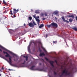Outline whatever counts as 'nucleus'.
Returning a JSON list of instances; mask_svg holds the SVG:
<instances>
[{
	"label": "nucleus",
	"instance_id": "4c0bfd02",
	"mask_svg": "<svg viewBox=\"0 0 77 77\" xmlns=\"http://www.w3.org/2000/svg\"><path fill=\"white\" fill-rule=\"evenodd\" d=\"M42 20H45V18H43Z\"/></svg>",
	"mask_w": 77,
	"mask_h": 77
},
{
	"label": "nucleus",
	"instance_id": "f3484780",
	"mask_svg": "<svg viewBox=\"0 0 77 77\" xmlns=\"http://www.w3.org/2000/svg\"><path fill=\"white\" fill-rule=\"evenodd\" d=\"M43 26H44V24H41V25H40V26H39V28H42V27H43Z\"/></svg>",
	"mask_w": 77,
	"mask_h": 77
},
{
	"label": "nucleus",
	"instance_id": "aec40b11",
	"mask_svg": "<svg viewBox=\"0 0 77 77\" xmlns=\"http://www.w3.org/2000/svg\"><path fill=\"white\" fill-rule=\"evenodd\" d=\"M30 45H29L28 47V50H30Z\"/></svg>",
	"mask_w": 77,
	"mask_h": 77
},
{
	"label": "nucleus",
	"instance_id": "f03ea898",
	"mask_svg": "<svg viewBox=\"0 0 77 77\" xmlns=\"http://www.w3.org/2000/svg\"><path fill=\"white\" fill-rule=\"evenodd\" d=\"M47 27L48 28H50V27H57V23L53 22L50 25H47Z\"/></svg>",
	"mask_w": 77,
	"mask_h": 77
},
{
	"label": "nucleus",
	"instance_id": "e433bc0d",
	"mask_svg": "<svg viewBox=\"0 0 77 77\" xmlns=\"http://www.w3.org/2000/svg\"><path fill=\"white\" fill-rule=\"evenodd\" d=\"M26 62V61H24V63H22V64H24Z\"/></svg>",
	"mask_w": 77,
	"mask_h": 77
},
{
	"label": "nucleus",
	"instance_id": "f8f14e48",
	"mask_svg": "<svg viewBox=\"0 0 77 77\" xmlns=\"http://www.w3.org/2000/svg\"><path fill=\"white\" fill-rule=\"evenodd\" d=\"M58 14H59V12L57 11H55L53 13V14H54V15H57Z\"/></svg>",
	"mask_w": 77,
	"mask_h": 77
},
{
	"label": "nucleus",
	"instance_id": "a19ab883",
	"mask_svg": "<svg viewBox=\"0 0 77 77\" xmlns=\"http://www.w3.org/2000/svg\"><path fill=\"white\" fill-rule=\"evenodd\" d=\"M19 11V10H18V9H17V10H16V12H18Z\"/></svg>",
	"mask_w": 77,
	"mask_h": 77
},
{
	"label": "nucleus",
	"instance_id": "cd10ccee",
	"mask_svg": "<svg viewBox=\"0 0 77 77\" xmlns=\"http://www.w3.org/2000/svg\"><path fill=\"white\" fill-rule=\"evenodd\" d=\"M40 15L41 16H44V13H41Z\"/></svg>",
	"mask_w": 77,
	"mask_h": 77
},
{
	"label": "nucleus",
	"instance_id": "6ab92c4d",
	"mask_svg": "<svg viewBox=\"0 0 77 77\" xmlns=\"http://www.w3.org/2000/svg\"><path fill=\"white\" fill-rule=\"evenodd\" d=\"M35 14H39V12L38 11H36L35 12Z\"/></svg>",
	"mask_w": 77,
	"mask_h": 77
},
{
	"label": "nucleus",
	"instance_id": "de8ad7c7",
	"mask_svg": "<svg viewBox=\"0 0 77 77\" xmlns=\"http://www.w3.org/2000/svg\"><path fill=\"white\" fill-rule=\"evenodd\" d=\"M14 17H16V16L15 15H14Z\"/></svg>",
	"mask_w": 77,
	"mask_h": 77
},
{
	"label": "nucleus",
	"instance_id": "2f4dec72",
	"mask_svg": "<svg viewBox=\"0 0 77 77\" xmlns=\"http://www.w3.org/2000/svg\"><path fill=\"white\" fill-rule=\"evenodd\" d=\"M33 23L34 25H36V23H35V21L33 22Z\"/></svg>",
	"mask_w": 77,
	"mask_h": 77
},
{
	"label": "nucleus",
	"instance_id": "c9c22d12",
	"mask_svg": "<svg viewBox=\"0 0 77 77\" xmlns=\"http://www.w3.org/2000/svg\"><path fill=\"white\" fill-rule=\"evenodd\" d=\"M45 59L46 60H48V59L47 58L45 57Z\"/></svg>",
	"mask_w": 77,
	"mask_h": 77
},
{
	"label": "nucleus",
	"instance_id": "9d476101",
	"mask_svg": "<svg viewBox=\"0 0 77 77\" xmlns=\"http://www.w3.org/2000/svg\"><path fill=\"white\" fill-rule=\"evenodd\" d=\"M45 54H44V52H43L42 53H40L39 54V56L41 57V56H45Z\"/></svg>",
	"mask_w": 77,
	"mask_h": 77
},
{
	"label": "nucleus",
	"instance_id": "3c124183",
	"mask_svg": "<svg viewBox=\"0 0 77 77\" xmlns=\"http://www.w3.org/2000/svg\"><path fill=\"white\" fill-rule=\"evenodd\" d=\"M46 36H47H47H48V35H47V34H46Z\"/></svg>",
	"mask_w": 77,
	"mask_h": 77
},
{
	"label": "nucleus",
	"instance_id": "72a5a7b5",
	"mask_svg": "<svg viewBox=\"0 0 77 77\" xmlns=\"http://www.w3.org/2000/svg\"><path fill=\"white\" fill-rule=\"evenodd\" d=\"M55 62L56 63L57 65V60H55Z\"/></svg>",
	"mask_w": 77,
	"mask_h": 77
},
{
	"label": "nucleus",
	"instance_id": "ddd939ff",
	"mask_svg": "<svg viewBox=\"0 0 77 77\" xmlns=\"http://www.w3.org/2000/svg\"><path fill=\"white\" fill-rule=\"evenodd\" d=\"M36 20L37 22L38 25H39V22H40V20L39 19H38L37 18L36 19Z\"/></svg>",
	"mask_w": 77,
	"mask_h": 77
},
{
	"label": "nucleus",
	"instance_id": "7ed1b4c3",
	"mask_svg": "<svg viewBox=\"0 0 77 77\" xmlns=\"http://www.w3.org/2000/svg\"><path fill=\"white\" fill-rule=\"evenodd\" d=\"M7 60V61L8 62V63H9V64H10V65H11V66H14L15 67H17V65L12 64V59H11V58H9V61H8V60Z\"/></svg>",
	"mask_w": 77,
	"mask_h": 77
},
{
	"label": "nucleus",
	"instance_id": "79ce46f5",
	"mask_svg": "<svg viewBox=\"0 0 77 77\" xmlns=\"http://www.w3.org/2000/svg\"><path fill=\"white\" fill-rule=\"evenodd\" d=\"M27 57V56H24L23 57H24L25 58H26V57Z\"/></svg>",
	"mask_w": 77,
	"mask_h": 77
},
{
	"label": "nucleus",
	"instance_id": "bf43d9fd",
	"mask_svg": "<svg viewBox=\"0 0 77 77\" xmlns=\"http://www.w3.org/2000/svg\"><path fill=\"white\" fill-rule=\"evenodd\" d=\"M4 8H5V7H4Z\"/></svg>",
	"mask_w": 77,
	"mask_h": 77
},
{
	"label": "nucleus",
	"instance_id": "7c9ffc66",
	"mask_svg": "<svg viewBox=\"0 0 77 77\" xmlns=\"http://www.w3.org/2000/svg\"><path fill=\"white\" fill-rule=\"evenodd\" d=\"M45 16H48V15H47L48 14L47 13H45Z\"/></svg>",
	"mask_w": 77,
	"mask_h": 77
},
{
	"label": "nucleus",
	"instance_id": "5701e85b",
	"mask_svg": "<svg viewBox=\"0 0 77 77\" xmlns=\"http://www.w3.org/2000/svg\"><path fill=\"white\" fill-rule=\"evenodd\" d=\"M29 18L30 20H31L32 19V17H29Z\"/></svg>",
	"mask_w": 77,
	"mask_h": 77
},
{
	"label": "nucleus",
	"instance_id": "393cba45",
	"mask_svg": "<svg viewBox=\"0 0 77 77\" xmlns=\"http://www.w3.org/2000/svg\"><path fill=\"white\" fill-rule=\"evenodd\" d=\"M10 12H11L10 14L11 15H13V13H12V11L11 10H10Z\"/></svg>",
	"mask_w": 77,
	"mask_h": 77
},
{
	"label": "nucleus",
	"instance_id": "c85d7f7f",
	"mask_svg": "<svg viewBox=\"0 0 77 77\" xmlns=\"http://www.w3.org/2000/svg\"><path fill=\"white\" fill-rule=\"evenodd\" d=\"M39 51L40 53H41V52H42V50H41V49L40 48H39Z\"/></svg>",
	"mask_w": 77,
	"mask_h": 77
},
{
	"label": "nucleus",
	"instance_id": "6e6552de",
	"mask_svg": "<svg viewBox=\"0 0 77 77\" xmlns=\"http://www.w3.org/2000/svg\"><path fill=\"white\" fill-rule=\"evenodd\" d=\"M62 19L63 20V21L64 22H66V23H69V21H67V20H65V17H61Z\"/></svg>",
	"mask_w": 77,
	"mask_h": 77
},
{
	"label": "nucleus",
	"instance_id": "864d4df0",
	"mask_svg": "<svg viewBox=\"0 0 77 77\" xmlns=\"http://www.w3.org/2000/svg\"><path fill=\"white\" fill-rule=\"evenodd\" d=\"M9 71H11V70L10 69H9Z\"/></svg>",
	"mask_w": 77,
	"mask_h": 77
},
{
	"label": "nucleus",
	"instance_id": "9b49d317",
	"mask_svg": "<svg viewBox=\"0 0 77 77\" xmlns=\"http://www.w3.org/2000/svg\"><path fill=\"white\" fill-rule=\"evenodd\" d=\"M67 17H71L72 18H73V19L74 18V16L73 15H71V16L68 15Z\"/></svg>",
	"mask_w": 77,
	"mask_h": 77
},
{
	"label": "nucleus",
	"instance_id": "680f3d73",
	"mask_svg": "<svg viewBox=\"0 0 77 77\" xmlns=\"http://www.w3.org/2000/svg\"><path fill=\"white\" fill-rule=\"evenodd\" d=\"M13 56V57H14V56Z\"/></svg>",
	"mask_w": 77,
	"mask_h": 77
},
{
	"label": "nucleus",
	"instance_id": "4d7b16f0",
	"mask_svg": "<svg viewBox=\"0 0 77 77\" xmlns=\"http://www.w3.org/2000/svg\"><path fill=\"white\" fill-rule=\"evenodd\" d=\"M2 4V3H0V5H1Z\"/></svg>",
	"mask_w": 77,
	"mask_h": 77
},
{
	"label": "nucleus",
	"instance_id": "a878e982",
	"mask_svg": "<svg viewBox=\"0 0 77 77\" xmlns=\"http://www.w3.org/2000/svg\"><path fill=\"white\" fill-rule=\"evenodd\" d=\"M54 75H57V73L56 72H54Z\"/></svg>",
	"mask_w": 77,
	"mask_h": 77
},
{
	"label": "nucleus",
	"instance_id": "c03bdc74",
	"mask_svg": "<svg viewBox=\"0 0 77 77\" xmlns=\"http://www.w3.org/2000/svg\"><path fill=\"white\" fill-rule=\"evenodd\" d=\"M37 18H39V16H38L37 17Z\"/></svg>",
	"mask_w": 77,
	"mask_h": 77
},
{
	"label": "nucleus",
	"instance_id": "0eeeda50",
	"mask_svg": "<svg viewBox=\"0 0 77 77\" xmlns=\"http://www.w3.org/2000/svg\"><path fill=\"white\" fill-rule=\"evenodd\" d=\"M49 63H50L52 68H54V66L53 65V63H54V61H51L49 62Z\"/></svg>",
	"mask_w": 77,
	"mask_h": 77
},
{
	"label": "nucleus",
	"instance_id": "dca6fc26",
	"mask_svg": "<svg viewBox=\"0 0 77 77\" xmlns=\"http://www.w3.org/2000/svg\"><path fill=\"white\" fill-rule=\"evenodd\" d=\"M34 67H35V66H32L30 68V69H31L32 70H34Z\"/></svg>",
	"mask_w": 77,
	"mask_h": 77
},
{
	"label": "nucleus",
	"instance_id": "1a4fd4ad",
	"mask_svg": "<svg viewBox=\"0 0 77 77\" xmlns=\"http://www.w3.org/2000/svg\"><path fill=\"white\" fill-rule=\"evenodd\" d=\"M9 52L10 53V54H12V55H14V56H15L16 57H17V55H16V54L13 53L12 52L10 51H9Z\"/></svg>",
	"mask_w": 77,
	"mask_h": 77
},
{
	"label": "nucleus",
	"instance_id": "603ef678",
	"mask_svg": "<svg viewBox=\"0 0 77 77\" xmlns=\"http://www.w3.org/2000/svg\"><path fill=\"white\" fill-rule=\"evenodd\" d=\"M40 65H41V63H39Z\"/></svg>",
	"mask_w": 77,
	"mask_h": 77
},
{
	"label": "nucleus",
	"instance_id": "58836bf2",
	"mask_svg": "<svg viewBox=\"0 0 77 77\" xmlns=\"http://www.w3.org/2000/svg\"><path fill=\"white\" fill-rule=\"evenodd\" d=\"M56 42H57V41H56L55 42L53 41V43H56Z\"/></svg>",
	"mask_w": 77,
	"mask_h": 77
},
{
	"label": "nucleus",
	"instance_id": "6e6d98bb",
	"mask_svg": "<svg viewBox=\"0 0 77 77\" xmlns=\"http://www.w3.org/2000/svg\"><path fill=\"white\" fill-rule=\"evenodd\" d=\"M55 19H56V20H57V18H56V17H55Z\"/></svg>",
	"mask_w": 77,
	"mask_h": 77
},
{
	"label": "nucleus",
	"instance_id": "37998d69",
	"mask_svg": "<svg viewBox=\"0 0 77 77\" xmlns=\"http://www.w3.org/2000/svg\"><path fill=\"white\" fill-rule=\"evenodd\" d=\"M75 19H76V21H77V16L75 17Z\"/></svg>",
	"mask_w": 77,
	"mask_h": 77
},
{
	"label": "nucleus",
	"instance_id": "b1692460",
	"mask_svg": "<svg viewBox=\"0 0 77 77\" xmlns=\"http://www.w3.org/2000/svg\"><path fill=\"white\" fill-rule=\"evenodd\" d=\"M3 3H4V4H6V2H5V1L3 0Z\"/></svg>",
	"mask_w": 77,
	"mask_h": 77
},
{
	"label": "nucleus",
	"instance_id": "39448f33",
	"mask_svg": "<svg viewBox=\"0 0 77 77\" xmlns=\"http://www.w3.org/2000/svg\"><path fill=\"white\" fill-rule=\"evenodd\" d=\"M28 26L30 27H35V25L33 24V23H29Z\"/></svg>",
	"mask_w": 77,
	"mask_h": 77
},
{
	"label": "nucleus",
	"instance_id": "423d86ee",
	"mask_svg": "<svg viewBox=\"0 0 77 77\" xmlns=\"http://www.w3.org/2000/svg\"><path fill=\"white\" fill-rule=\"evenodd\" d=\"M0 47L2 48L3 50H6V51H8V50L6 49L5 48L3 47L1 45H0ZM0 51L1 52H2V50L0 49Z\"/></svg>",
	"mask_w": 77,
	"mask_h": 77
},
{
	"label": "nucleus",
	"instance_id": "13d9d810",
	"mask_svg": "<svg viewBox=\"0 0 77 77\" xmlns=\"http://www.w3.org/2000/svg\"><path fill=\"white\" fill-rule=\"evenodd\" d=\"M1 76V74H0V76Z\"/></svg>",
	"mask_w": 77,
	"mask_h": 77
},
{
	"label": "nucleus",
	"instance_id": "20e7f679",
	"mask_svg": "<svg viewBox=\"0 0 77 77\" xmlns=\"http://www.w3.org/2000/svg\"><path fill=\"white\" fill-rule=\"evenodd\" d=\"M3 53H4V54H6L7 55H5V57H8V59L9 60V58L10 59H11V58H12V57H11V56H10L9 54H8L7 52H5V51H3Z\"/></svg>",
	"mask_w": 77,
	"mask_h": 77
},
{
	"label": "nucleus",
	"instance_id": "a211bd4d",
	"mask_svg": "<svg viewBox=\"0 0 77 77\" xmlns=\"http://www.w3.org/2000/svg\"><path fill=\"white\" fill-rule=\"evenodd\" d=\"M69 22H72V21H73V19H69Z\"/></svg>",
	"mask_w": 77,
	"mask_h": 77
},
{
	"label": "nucleus",
	"instance_id": "f704fd0d",
	"mask_svg": "<svg viewBox=\"0 0 77 77\" xmlns=\"http://www.w3.org/2000/svg\"><path fill=\"white\" fill-rule=\"evenodd\" d=\"M28 52H29V53H31V51H30V49H29L28 50Z\"/></svg>",
	"mask_w": 77,
	"mask_h": 77
},
{
	"label": "nucleus",
	"instance_id": "412c9836",
	"mask_svg": "<svg viewBox=\"0 0 77 77\" xmlns=\"http://www.w3.org/2000/svg\"><path fill=\"white\" fill-rule=\"evenodd\" d=\"M43 49V50L45 51H46V50H45V48H44V47H42V46L41 47Z\"/></svg>",
	"mask_w": 77,
	"mask_h": 77
},
{
	"label": "nucleus",
	"instance_id": "f257e3e1",
	"mask_svg": "<svg viewBox=\"0 0 77 77\" xmlns=\"http://www.w3.org/2000/svg\"><path fill=\"white\" fill-rule=\"evenodd\" d=\"M71 75V72L68 71V70L66 69H63L61 75H60V77H62V76H66V75H69L70 76Z\"/></svg>",
	"mask_w": 77,
	"mask_h": 77
},
{
	"label": "nucleus",
	"instance_id": "5fc2aeb1",
	"mask_svg": "<svg viewBox=\"0 0 77 77\" xmlns=\"http://www.w3.org/2000/svg\"><path fill=\"white\" fill-rule=\"evenodd\" d=\"M33 44H34V45H35V42H33Z\"/></svg>",
	"mask_w": 77,
	"mask_h": 77
},
{
	"label": "nucleus",
	"instance_id": "2eb2a0df",
	"mask_svg": "<svg viewBox=\"0 0 77 77\" xmlns=\"http://www.w3.org/2000/svg\"><path fill=\"white\" fill-rule=\"evenodd\" d=\"M72 29H73L75 31H77V28L76 27H73V28H72Z\"/></svg>",
	"mask_w": 77,
	"mask_h": 77
},
{
	"label": "nucleus",
	"instance_id": "09e8293b",
	"mask_svg": "<svg viewBox=\"0 0 77 77\" xmlns=\"http://www.w3.org/2000/svg\"><path fill=\"white\" fill-rule=\"evenodd\" d=\"M2 69H3V70L4 69V68L3 67H2Z\"/></svg>",
	"mask_w": 77,
	"mask_h": 77
},
{
	"label": "nucleus",
	"instance_id": "052dcab7",
	"mask_svg": "<svg viewBox=\"0 0 77 77\" xmlns=\"http://www.w3.org/2000/svg\"><path fill=\"white\" fill-rule=\"evenodd\" d=\"M1 71V70H0V71Z\"/></svg>",
	"mask_w": 77,
	"mask_h": 77
},
{
	"label": "nucleus",
	"instance_id": "4468645a",
	"mask_svg": "<svg viewBox=\"0 0 77 77\" xmlns=\"http://www.w3.org/2000/svg\"><path fill=\"white\" fill-rule=\"evenodd\" d=\"M13 14L14 15H15L16 14V13H17V12L16 11V9H13Z\"/></svg>",
	"mask_w": 77,
	"mask_h": 77
},
{
	"label": "nucleus",
	"instance_id": "c756f323",
	"mask_svg": "<svg viewBox=\"0 0 77 77\" xmlns=\"http://www.w3.org/2000/svg\"><path fill=\"white\" fill-rule=\"evenodd\" d=\"M14 61H16V62L17 61V60H18V59H16V60H15V59H13Z\"/></svg>",
	"mask_w": 77,
	"mask_h": 77
},
{
	"label": "nucleus",
	"instance_id": "473e14b6",
	"mask_svg": "<svg viewBox=\"0 0 77 77\" xmlns=\"http://www.w3.org/2000/svg\"><path fill=\"white\" fill-rule=\"evenodd\" d=\"M8 12V11H3V13H5V14H6Z\"/></svg>",
	"mask_w": 77,
	"mask_h": 77
},
{
	"label": "nucleus",
	"instance_id": "49530a36",
	"mask_svg": "<svg viewBox=\"0 0 77 77\" xmlns=\"http://www.w3.org/2000/svg\"><path fill=\"white\" fill-rule=\"evenodd\" d=\"M24 26H26V24L24 23Z\"/></svg>",
	"mask_w": 77,
	"mask_h": 77
},
{
	"label": "nucleus",
	"instance_id": "a18cd8bd",
	"mask_svg": "<svg viewBox=\"0 0 77 77\" xmlns=\"http://www.w3.org/2000/svg\"><path fill=\"white\" fill-rule=\"evenodd\" d=\"M18 62H21V60H19L18 61Z\"/></svg>",
	"mask_w": 77,
	"mask_h": 77
},
{
	"label": "nucleus",
	"instance_id": "8fccbe9b",
	"mask_svg": "<svg viewBox=\"0 0 77 77\" xmlns=\"http://www.w3.org/2000/svg\"><path fill=\"white\" fill-rule=\"evenodd\" d=\"M33 11V10L32 9L31 10V11L32 12Z\"/></svg>",
	"mask_w": 77,
	"mask_h": 77
},
{
	"label": "nucleus",
	"instance_id": "bb28decb",
	"mask_svg": "<svg viewBox=\"0 0 77 77\" xmlns=\"http://www.w3.org/2000/svg\"><path fill=\"white\" fill-rule=\"evenodd\" d=\"M26 60L27 61L28 60V57L27 56H26Z\"/></svg>",
	"mask_w": 77,
	"mask_h": 77
},
{
	"label": "nucleus",
	"instance_id": "ea45409f",
	"mask_svg": "<svg viewBox=\"0 0 77 77\" xmlns=\"http://www.w3.org/2000/svg\"><path fill=\"white\" fill-rule=\"evenodd\" d=\"M38 43H39V44H41V42H38Z\"/></svg>",
	"mask_w": 77,
	"mask_h": 77
},
{
	"label": "nucleus",
	"instance_id": "4be33fe9",
	"mask_svg": "<svg viewBox=\"0 0 77 77\" xmlns=\"http://www.w3.org/2000/svg\"><path fill=\"white\" fill-rule=\"evenodd\" d=\"M33 17L34 18H35V19H37V17H36L35 16L33 15Z\"/></svg>",
	"mask_w": 77,
	"mask_h": 77
}]
</instances>
